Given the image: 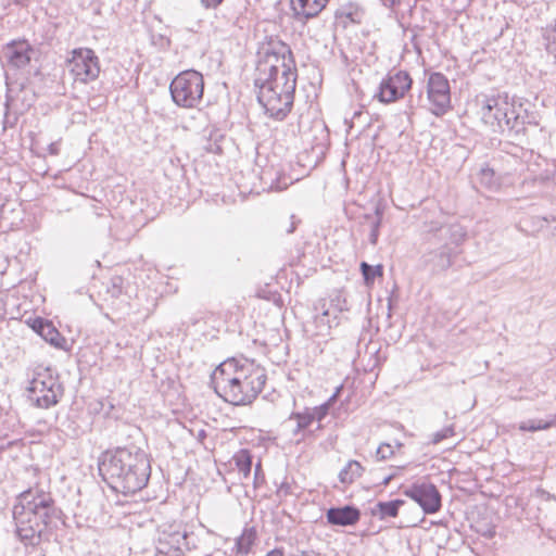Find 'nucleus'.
<instances>
[{
	"instance_id": "de8ad7c7",
	"label": "nucleus",
	"mask_w": 556,
	"mask_h": 556,
	"mask_svg": "<svg viewBox=\"0 0 556 556\" xmlns=\"http://www.w3.org/2000/svg\"><path fill=\"white\" fill-rule=\"evenodd\" d=\"M267 556H283V554L279 551H273Z\"/></svg>"
},
{
	"instance_id": "cd10ccee",
	"label": "nucleus",
	"mask_w": 556,
	"mask_h": 556,
	"mask_svg": "<svg viewBox=\"0 0 556 556\" xmlns=\"http://www.w3.org/2000/svg\"><path fill=\"white\" fill-rule=\"evenodd\" d=\"M40 336L49 342L51 345L55 348H61L62 343L65 342V339L61 336V333L52 326V324L49 321L48 325H46V328L43 327V331L40 333Z\"/></svg>"
},
{
	"instance_id": "79ce46f5",
	"label": "nucleus",
	"mask_w": 556,
	"mask_h": 556,
	"mask_svg": "<svg viewBox=\"0 0 556 556\" xmlns=\"http://www.w3.org/2000/svg\"><path fill=\"white\" fill-rule=\"evenodd\" d=\"M387 9H394L400 5L402 0H380Z\"/></svg>"
},
{
	"instance_id": "7ed1b4c3",
	"label": "nucleus",
	"mask_w": 556,
	"mask_h": 556,
	"mask_svg": "<svg viewBox=\"0 0 556 556\" xmlns=\"http://www.w3.org/2000/svg\"><path fill=\"white\" fill-rule=\"evenodd\" d=\"M267 376L254 363L235 358L223 362L213 372L215 392L232 405L251 404L263 390Z\"/></svg>"
},
{
	"instance_id": "6ab92c4d",
	"label": "nucleus",
	"mask_w": 556,
	"mask_h": 556,
	"mask_svg": "<svg viewBox=\"0 0 556 556\" xmlns=\"http://www.w3.org/2000/svg\"><path fill=\"white\" fill-rule=\"evenodd\" d=\"M336 16L338 18H345L353 24H361L365 20L366 10L358 2H348L341 5L337 12Z\"/></svg>"
},
{
	"instance_id": "e433bc0d",
	"label": "nucleus",
	"mask_w": 556,
	"mask_h": 556,
	"mask_svg": "<svg viewBox=\"0 0 556 556\" xmlns=\"http://www.w3.org/2000/svg\"><path fill=\"white\" fill-rule=\"evenodd\" d=\"M111 283H112V287L111 289L109 290L111 293H112V296H119L121 293H122V285H123V279L122 277H113L111 279Z\"/></svg>"
},
{
	"instance_id": "473e14b6",
	"label": "nucleus",
	"mask_w": 556,
	"mask_h": 556,
	"mask_svg": "<svg viewBox=\"0 0 556 556\" xmlns=\"http://www.w3.org/2000/svg\"><path fill=\"white\" fill-rule=\"evenodd\" d=\"M182 543V554H186L187 552H190L197 547L198 544V538L194 535L193 532L185 531V538Z\"/></svg>"
},
{
	"instance_id": "f03ea898",
	"label": "nucleus",
	"mask_w": 556,
	"mask_h": 556,
	"mask_svg": "<svg viewBox=\"0 0 556 556\" xmlns=\"http://www.w3.org/2000/svg\"><path fill=\"white\" fill-rule=\"evenodd\" d=\"M98 469L112 490L125 495L142 490L151 476L149 458L136 445L104 452L99 458Z\"/></svg>"
},
{
	"instance_id": "3c124183",
	"label": "nucleus",
	"mask_w": 556,
	"mask_h": 556,
	"mask_svg": "<svg viewBox=\"0 0 556 556\" xmlns=\"http://www.w3.org/2000/svg\"><path fill=\"white\" fill-rule=\"evenodd\" d=\"M15 2H21L22 0H14Z\"/></svg>"
},
{
	"instance_id": "aec40b11",
	"label": "nucleus",
	"mask_w": 556,
	"mask_h": 556,
	"mask_svg": "<svg viewBox=\"0 0 556 556\" xmlns=\"http://www.w3.org/2000/svg\"><path fill=\"white\" fill-rule=\"evenodd\" d=\"M290 3L294 23L304 28L307 21L313 17V4L309 0H290Z\"/></svg>"
},
{
	"instance_id": "a211bd4d",
	"label": "nucleus",
	"mask_w": 556,
	"mask_h": 556,
	"mask_svg": "<svg viewBox=\"0 0 556 556\" xmlns=\"http://www.w3.org/2000/svg\"><path fill=\"white\" fill-rule=\"evenodd\" d=\"M405 504L404 500H392L388 502H377L370 507V515L379 520H387L389 518H396L400 508Z\"/></svg>"
},
{
	"instance_id": "0eeeda50",
	"label": "nucleus",
	"mask_w": 556,
	"mask_h": 556,
	"mask_svg": "<svg viewBox=\"0 0 556 556\" xmlns=\"http://www.w3.org/2000/svg\"><path fill=\"white\" fill-rule=\"evenodd\" d=\"M28 400L39 408H49L58 404L63 395V387L52 376L35 377L27 388Z\"/></svg>"
},
{
	"instance_id": "2eb2a0df",
	"label": "nucleus",
	"mask_w": 556,
	"mask_h": 556,
	"mask_svg": "<svg viewBox=\"0 0 556 556\" xmlns=\"http://www.w3.org/2000/svg\"><path fill=\"white\" fill-rule=\"evenodd\" d=\"M513 110H507V116L501 121L500 130H508L515 135H519L526 130V125L532 123V116L522 103L511 98Z\"/></svg>"
},
{
	"instance_id": "ddd939ff",
	"label": "nucleus",
	"mask_w": 556,
	"mask_h": 556,
	"mask_svg": "<svg viewBox=\"0 0 556 556\" xmlns=\"http://www.w3.org/2000/svg\"><path fill=\"white\" fill-rule=\"evenodd\" d=\"M38 55V51L27 40H12L2 49V60L5 65L12 70L26 68L33 59Z\"/></svg>"
},
{
	"instance_id": "a18cd8bd",
	"label": "nucleus",
	"mask_w": 556,
	"mask_h": 556,
	"mask_svg": "<svg viewBox=\"0 0 556 556\" xmlns=\"http://www.w3.org/2000/svg\"><path fill=\"white\" fill-rule=\"evenodd\" d=\"M393 478H394V475H389V476L384 477L381 481V484L383 486H387Z\"/></svg>"
},
{
	"instance_id": "c03bdc74",
	"label": "nucleus",
	"mask_w": 556,
	"mask_h": 556,
	"mask_svg": "<svg viewBox=\"0 0 556 556\" xmlns=\"http://www.w3.org/2000/svg\"><path fill=\"white\" fill-rule=\"evenodd\" d=\"M48 151L51 155H58L60 153L59 143L52 142L48 147Z\"/></svg>"
},
{
	"instance_id": "58836bf2",
	"label": "nucleus",
	"mask_w": 556,
	"mask_h": 556,
	"mask_svg": "<svg viewBox=\"0 0 556 556\" xmlns=\"http://www.w3.org/2000/svg\"><path fill=\"white\" fill-rule=\"evenodd\" d=\"M327 316H328V311H325L323 313L321 317L315 318V327H317L319 329L329 330L331 328V326L329 324V319H326Z\"/></svg>"
},
{
	"instance_id": "423d86ee",
	"label": "nucleus",
	"mask_w": 556,
	"mask_h": 556,
	"mask_svg": "<svg viewBox=\"0 0 556 556\" xmlns=\"http://www.w3.org/2000/svg\"><path fill=\"white\" fill-rule=\"evenodd\" d=\"M169 91L176 105L186 109L197 108L203 98V76L194 70L184 71L172 80Z\"/></svg>"
},
{
	"instance_id": "39448f33",
	"label": "nucleus",
	"mask_w": 556,
	"mask_h": 556,
	"mask_svg": "<svg viewBox=\"0 0 556 556\" xmlns=\"http://www.w3.org/2000/svg\"><path fill=\"white\" fill-rule=\"evenodd\" d=\"M294 66L290 47L278 37L270 36L260 45L255 68L256 81L266 83L277 72L280 71L283 75Z\"/></svg>"
},
{
	"instance_id": "f3484780",
	"label": "nucleus",
	"mask_w": 556,
	"mask_h": 556,
	"mask_svg": "<svg viewBox=\"0 0 556 556\" xmlns=\"http://www.w3.org/2000/svg\"><path fill=\"white\" fill-rule=\"evenodd\" d=\"M361 518V511L354 506L332 507L327 511V520L337 526H354Z\"/></svg>"
},
{
	"instance_id": "a19ab883",
	"label": "nucleus",
	"mask_w": 556,
	"mask_h": 556,
	"mask_svg": "<svg viewBox=\"0 0 556 556\" xmlns=\"http://www.w3.org/2000/svg\"><path fill=\"white\" fill-rule=\"evenodd\" d=\"M205 9H216L224 0H200Z\"/></svg>"
},
{
	"instance_id": "4c0bfd02",
	"label": "nucleus",
	"mask_w": 556,
	"mask_h": 556,
	"mask_svg": "<svg viewBox=\"0 0 556 556\" xmlns=\"http://www.w3.org/2000/svg\"><path fill=\"white\" fill-rule=\"evenodd\" d=\"M494 177V170L489 167L481 168L480 170V181L486 186L492 185V179Z\"/></svg>"
},
{
	"instance_id": "f257e3e1",
	"label": "nucleus",
	"mask_w": 556,
	"mask_h": 556,
	"mask_svg": "<svg viewBox=\"0 0 556 556\" xmlns=\"http://www.w3.org/2000/svg\"><path fill=\"white\" fill-rule=\"evenodd\" d=\"M12 515L18 540L26 547H36L41 542L49 541L63 513L51 493L35 486L16 496Z\"/></svg>"
},
{
	"instance_id": "37998d69",
	"label": "nucleus",
	"mask_w": 556,
	"mask_h": 556,
	"mask_svg": "<svg viewBox=\"0 0 556 556\" xmlns=\"http://www.w3.org/2000/svg\"><path fill=\"white\" fill-rule=\"evenodd\" d=\"M329 0H315V9L317 8V10H315V16L326 8V4Z\"/></svg>"
},
{
	"instance_id": "393cba45",
	"label": "nucleus",
	"mask_w": 556,
	"mask_h": 556,
	"mask_svg": "<svg viewBox=\"0 0 556 556\" xmlns=\"http://www.w3.org/2000/svg\"><path fill=\"white\" fill-rule=\"evenodd\" d=\"M236 467L238 468L239 473L243 476V478H248L252 468V456L250 451L240 450L232 457Z\"/></svg>"
},
{
	"instance_id": "c756f323",
	"label": "nucleus",
	"mask_w": 556,
	"mask_h": 556,
	"mask_svg": "<svg viewBox=\"0 0 556 556\" xmlns=\"http://www.w3.org/2000/svg\"><path fill=\"white\" fill-rule=\"evenodd\" d=\"M342 389V384L337 386L332 395L325 403L318 407L315 406V419L321 420L328 414L329 407L337 401Z\"/></svg>"
},
{
	"instance_id": "4be33fe9",
	"label": "nucleus",
	"mask_w": 556,
	"mask_h": 556,
	"mask_svg": "<svg viewBox=\"0 0 556 556\" xmlns=\"http://www.w3.org/2000/svg\"><path fill=\"white\" fill-rule=\"evenodd\" d=\"M256 539V532L254 528H245L241 535L237 538L235 544V551L238 555H248L251 551L252 545Z\"/></svg>"
},
{
	"instance_id": "f8f14e48",
	"label": "nucleus",
	"mask_w": 556,
	"mask_h": 556,
	"mask_svg": "<svg viewBox=\"0 0 556 556\" xmlns=\"http://www.w3.org/2000/svg\"><path fill=\"white\" fill-rule=\"evenodd\" d=\"M413 79L405 71H399L389 74L383 78L379 86V91L375 96L382 103H392L404 98L406 92L412 88Z\"/></svg>"
},
{
	"instance_id": "7c9ffc66",
	"label": "nucleus",
	"mask_w": 556,
	"mask_h": 556,
	"mask_svg": "<svg viewBox=\"0 0 556 556\" xmlns=\"http://www.w3.org/2000/svg\"><path fill=\"white\" fill-rule=\"evenodd\" d=\"M552 426V421H545L542 419H529L520 422L519 429L522 431H538L545 430Z\"/></svg>"
},
{
	"instance_id": "1a4fd4ad",
	"label": "nucleus",
	"mask_w": 556,
	"mask_h": 556,
	"mask_svg": "<svg viewBox=\"0 0 556 556\" xmlns=\"http://www.w3.org/2000/svg\"><path fill=\"white\" fill-rule=\"evenodd\" d=\"M480 104V114L482 121L493 128L501 125V121L507 116V110L511 108V97L508 93L480 94L477 97Z\"/></svg>"
},
{
	"instance_id": "412c9836",
	"label": "nucleus",
	"mask_w": 556,
	"mask_h": 556,
	"mask_svg": "<svg viewBox=\"0 0 556 556\" xmlns=\"http://www.w3.org/2000/svg\"><path fill=\"white\" fill-rule=\"evenodd\" d=\"M185 531L186 529L181 527H178L170 532L163 531L162 536L160 538V544L168 546L167 553L173 551L178 554H182Z\"/></svg>"
},
{
	"instance_id": "f704fd0d",
	"label": "nucleus",
	"mask_w": 556,
	"mask_h": 556,
	"mask_svg": "<svg viewBox=\"0 0 556 556\" xmlns=\"http://www.w3.org/2000/svg\"><path fill=\"white\" fill-rule=\"evenodd\" d=\"M393 454H394V450H393L392 445H390L388 443L380 444V446L377 448V452H376L377 458L380 460L387 459V458L391 457Z\"/></svg>"
},
{
	"instance_id": "20e7f679",
	"label": "nucleus",
	"mask_w": 556,
	"mask_h": 556,
	"mask_svg": "<svg viewBox=\"0 0 556 556\" xmlns=\"http://www.w3.org/2000/svg\"><path fill=\"white\" fill-rule=\"evenodd\" d=\"M254 85L258 89L257 100L265 113L276 119H283L293 104L296 86L295 66L283 75L280 71L277 72L266 83L256 81L254 78Z\"/></svg>"
},
{
	"instance_id": "9b49d317",
	"label": "nucleus",
	"mask_w": 556,
	"mask_h": 556,
	"mask_svg": "<svg viewBox=\"0 0 556 556\" xmlns=\"http://www.w3.org/2000/svg\"><path fill=\"white\" fill-rule=\"evenodd\" d=\"M403 494L416 502L426 515L435 514L442 507V496L431 482L417 481L404 489Z\"/></svg>"
},
{
	"instance_id": "4468645a",
	"label": "nucleus",
	"mask_w": 556,
	"mask_h": 556,
	"mask_svg": "<svg viewBox=\"0 0 556 556\" xmlns=\"http://www.w3.org/2000/svg\"><path fill=\"white\" fill-rule=\"evenodd\" d=\"M295 443H300L311 434L309 427L313 424V409L306 405L304 395L294 399L293 410L287 420Z\"/></svg>"
},
{
	"instance_id": "c9c22d12",
	"label": "nucleus",
	"mask_w": 556,
	"mask_h": 556,
	"mask_svg": "<svg viewBox=\"0 0 556 556\" xmlns=\"http://www.w3.org/2000/svg\"><path fill=\"white\" fill-rule=\"evenodd\" d=\"M312 554L313 549L308 547V544H305L298 539L292 556H312Z\"/></svg>"
},
{
	"instance_id": "9d476101",
	"label": "nucleus",
	"mask_w": 556,
	"mask_h": 556,
	"mask_svg": "<svg viewBox=\"0 0 556 556\" xmlns=\"http://www.w3.org/2000/svg\"><path fill=\"white\" fill-rule=\"evenodd\" d=\"M428 110L442 116L451 108V91L447 78L441 73H432L427 83Z\"/></svg>"
},
{
	"instance_id": "09e8293b",
	"label": "nucleus",
	"mask_w": 556,
	"mask_h": 556,
	"mask_svg": "<svg viewBox=\"0 0 556 556\" xmlns=\"http://www.w3.org/2000/svg\"><path fill=\"white\" fill-rule=\"evenodd\" d=\"M260 471H261V464H257L255 467V479H257Z\"/></svg>"
},
{
	"instance_id": "6e6552de",
	"label": "nucleus",
	"mask_w": 556,
	"mask_h": 556,
	"mask_svg": "<svg viewBox=\"0 0 556 556\" xmlns=\"http://www.w3.org/2000/svg\"><path fill=\"white\" fill-rule=\"evenodd\" d=\"M67 66L74 81L87 84L98 78L100 74L99 59L94 51L88 48L74 49Z\"/></svg>"
},
{
	"instance_id": "a878e982",
	"label": "nucleus",
	"mask_w": 556,
	"mask_h": 556,
	"mask_svg": "<svg viewBox=\"0 0 556 556\" xmlns=\"http://www.w3.org/2000/svg\"><path fill=\"white\" fill-rule=\"evenodd\" d=\"M365 218L370 222V233H369V242L372 245H376L379 238V229L382 220V212L379 207L376 208L374 215H365Z\"/></svg>"
},
{
	"instance_id": "8fccbe9b",
	"label": "nucleus",
	"mask_w": 556,
	"mask_h": 556,
	"mask_svg": "<svg viewBox=\"0 0 556 556\" xmlns=\"http://www.w3.org/2000/svg\"><path fill=\"white\" fill-rule=\"evenodd\" d=\"M552 236L556 239V226L553 228Z\"/></svg>"
},
{
	"instance_id": "c85d7f7f",
	"label": "nucleus",
	"mask_w": 556,
	"mask_h": 556,
	"mask_svg": "<svg viewBox=\"0 0 556 556\" xmlns=\"http://www.w3.org/2000/svg\"><path fill=\"white\" fill-rule=\"evenodd\" d=\"M361 270H362L364 280L367 285L372 283L376 277L383 275L382 265L372 266L366 262H362Z\"/></svg>"
},
{
	"instance_id": "ea45409f",
	"label": "nucleus",
	"mask_w": 556,
	"mask_h": 556,
	"mask_svg": "<svg viewBox=\"0 0 556 556\" xmlns=\"http://www.w3.org/2000/svg\"><path fill=\"white\" fill-rule=\"evenodd\" d=\"M48 320L42 318H36L31 325L33 329L40 334L43 331V327L46 328V325H48Z\"/></svg>"
},
{
	"instance_id": "2f4dec72",
	"label": "nucleus",
	"mask_w": 556,
	"mask_h": 556,
	"mask_svg": "<svg viewBox=\"0 0 556 556\" xmlns=\"http://www.w3.org/2000/svg\"><path fill=\"white\" fill-rule=\"evenodd\" d=\"M546 50L556 58V24L545 33Z\"/></svg>"
},
{
	"instance_id": "b1692460",
	"label": "nucleus",
	"mask_w": 556,
	"mask_h": 556,
	"mask_svg": "<svg viewBox=\"0 0 556 556\" xmlns=\"http://www.w3.org/2000/svg\"><path fill=\"white\" fill-rule=\"evenodd\" d=\"M364 468L356 460H350L339 472L342 483H352L362 476Z\"/></svg>"
},
{
	"instance_id": "bb28decb",
	"label": "nucleus",
	"mask_w": 556,
	"mask_h": 556,
	"mask_svg": "<svg viewBox=\"0 0 556 556\" xmlns=\"http://www.w3.org/2000/svg\"><path fill=\"white\" fill-rule=\"evenodd\" d=\"M438 231L442 238L448 237L451 239V243H454L455 245H458L465 237L463 228L458 225L441 226Z\"/></svg>"
},
{
	"instance_id": "dca6fc26",
	"label": "nucleus",
	"mask_w": 556,
	"mask_h": 556,
	"mask_svg": "<svg viewBox=\"0 0 556 556\" xmlns=\"http://www.w3.org/2000/svg\"><path fill=\"white\" fill-rule=\"evenodd\" d=\"M455 252L450 247V243H445L438 251L430 252L426 255L425 264L433 274L445 271L452 266V255Z\"/></svg>"
},
{
	"instance_id": "49530a36",
	"label": "nucleus",
	"mask_w": 556,
	"mask_h": 556,
	"mask_svg": "<svg viewBox=\"0 0 556 556\" xmlns=\"http://www.w3.org/2000/svg\"><path fill=\"white\" fill-rule=\"evenodd\" d=\"M291 218H292L291 226H290V228L287 229L288 233H291L295 230L296 222L294 220V216H291Z\"/></svg>"
},
{
	"instance_id": "72a5a7b5",
	"label": "nucleus",
	"mask_w": 556,
	"mask_h": 556,
	"mask_svg": "<svg viewBox=\"0 0 556 556\" xmlns=\"http://www.w3.org/2000/svg\"><path fill=\"white\" fill-rule=\"evenodd\" d=\"M453 435H454V427L453 426H447V427L443 428L442 430L434 432L432 434L431 442L433 444H438L441 441H443V440H445L447 438H451Z\"/></svg>"
},
{
	"instance_id": "5701e85b",
	"label": "nucleus",
	"mask_w": 556,
	"mask_h": 556,
	"mask_svg": "<svg viewBox=\"0 0 556 556\" xmlns=\"http://www.w3.org/2000/svg\"><path fill=\"white\" fill-rule=\"evenodd\" d=\"M548 219L546 217H529L523 218L519 222V229L528 236H535L536 232L541 231Z\"/></svg>"
}]
</instances>
